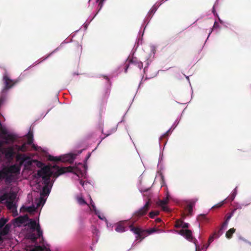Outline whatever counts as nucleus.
<instances>
[{
    "label": "nucleus",
    "mask_w": 251,
    "mask_h": 251,
    "mask_svg": "<svg viewBox=\"0 0 251 251\" xmlns=\"http://www.w3.org/2000/svg\"><path fill=\"white\" fill-rule=\"evenodd\" d=\"M36 175L39 177L42 178L45 185L41 195L43 196H48L50 193L51 187V186H50V177L52 175L51 167L50 166L46 165L41 170H38Z\"/></svg>",
    "instance_id": "f257e3e1"
},
{
    "label": "nucleus",
    "mask_w": 251,
    "mask_h": 251,
    "mask_svg": "<svg viewBox=\"0 0 251 251\" xmlns=\"http://www.w3.org/2000/svg\"><path fill=\"white\" fill-rule=\"evenodd\" d=\"M3 87L0 95V108L5 103L7 99V91L12 88L16 84V81L10 79L6 73L2 77Z\"/></svg>",
    "instance_id": "f03ea898"
},
{
    "label": "nucleus",
    "mask_w": 251,
    "mask_h": 251,
    "mask_svg": "<svg viewBox=\"0 0 251 251\" xmlns=\"http://www.w3.org/2000/svg\"><path fill=\"white\" fill-rule=\"evenodd\" d=\"M27 141L26 142L23 144L22 146H19L16 145L15 146V149L17 151L25 152L27 151H30L29 145H31L32 149L34 150L37 151V146L33 144V133L29 131L26 135Z\"/></svg>",
    "instance_id": "7ed1b4c3"
},
{
    "label": "nucleus",
    "mask_w": 251,
    "mask_h": 251,
    "mask_svg": "<svg viewBox=\"0 0 251 251\" xmlns=\"http://www.w3.org/2000/svg\"><path fill=\"white\" fill-rule=\"evenodd\" d=\"M130 230L136 235V240H142L148 233V231L143 230L138 227H135L133 225L129 226Z\"/></svg>",
    "instance_id": "20e7f679"
},
{
    "label": "nucleus",
    "mask_w": 251,
    "mask_h": 251,
    "mask_svg": "<svg viewBox=\"0 0 251 251\" xmlns=\"http://www.w3.org/2000/svg\"><path fill=\"white\" fill-rule=\"evenodd\" d=\"M151 204V203L150 201L149 200L147 202H146V204L143 207H141L139 210L136 211L134 212V216L136 217L139 218L145 215L150 209Z\"/></svg>",
    "instance_id": "39448f33"
},
{
    "label": "nucleus",
    "mask_w": 251,
    "mask_h": 251,
    "mask_svg": "<svg viewBox=\"0 0 251 251\" xmlns=\"http://www.w3.org/2000/svg\"><path fill=\"white\" fill-rule=\"evenodd\" d=\"M53 167L57 169L56 172H55L54 174L52 173V175H53L54 177H57L63 174L66 172H71L73 170V168L71 166L68 167L59 168L58 166L55 165Z\"/></svg>",
    "instance_id": "423d86ee"
},
{
    "label": "nucleus",
    "mask_w": 251,
    "mask_h": 251,
    "mask_svg": "<svg viewBox=\"0 0 251 251\" xmlns=\"http://www.w3.org/2000/svg\"><path fill=\"white\" fill-rule=\"evenodd\" d=\"M30 222L28 224V226L33 230H36L38 237L43 236V231L41 229L39 224H37L35 220L30 219Z\"/></svg>",
    "instance_id": "0eeeda50"
},
{
    "label": "nucleus",
    "mask_w": 251,
    "mask_h": 251,
    "mask_svg": "<svg viewBox=\"0 0 251 251\" xmlns=\"http://www.w3.org/2000/svg\"><path fill=\"white\" fill-rule=\"evenodd\" d=\"M3 140H0V147H1L3 144H8L10 142H13L16 139L15 136L12 134H6L4 137H3Z\"/></svg>",
    "instance_id": "6e6552de"
},
{
    "label": "nucleus",
    "mask_w": 251,
    "mask_h": 251,
    "mask_svg": "<svg viewBox=\"0 0 251 251\" xmlns=\"http://www.w3.org/2000/svg\"><path fill=\"white\" fill-rule=\"evenodd\" d=\"M49 160L50 161H61L62 162H71L73 158L72 156L68 155L66 156L62 157V158L61 157H54L53 156H50L49 157Z\"/></svg>",
    "instance_id": "1a4fd4ad"
},
{
    "label": "nucleus",
    "mask_w": 251,
    "mask_h": 251,
    "mask_svg": "<svg viewBox=\"0 0 251 251\" xmlns=\"http://www.w3.org/2000/svg\"><path fill=\"white\" fill-rule=\"evenodd\" d=\"M2 153L5 155V156L7 159H12L15 154L13 147H9L8 148H4L2 151Z\"/></svg>",
    "instance_id": "9d476101"
},
{
    "label": "nucleus",
    "mask_w": 251,
    "mask_h": 251,
    "mask_svg": "<svg viewBox=\"0 0 251 251\" xmlns=\"http://www.w3.org/2000/svg\"><path fill=\"white\" fill-rule=\"evenodd\" d=\"M179 233L180 235L184 236L187 240H188L189 241L192 240L193 239L192 232L190 230L181 229L179 231Z\"/></svg>",
    "instance_id": "9b49d317"
},
{
    "label": "nucleus",
    "mask_w": 251,
    "mask_h": 251,
    "mask_svg": "<svg viewBox=\"0 0 251 251\" xmlns=\"http://www.w3.org/2000/svg\"><path fill=\"white\" fill-rule=\"evenodd\" d=\"M197 201L198 199H195L189 201L187 207L186 208V210L188 212V215H191L192 214L193 207L195 206Z\"/></svg>",
    "instance_id": "f8f14e48"
},
{
    "label": "nucleus",
    "mask_w": 251,
    "mask_h": 251,
    "mask_svg": "<svg viewBox=\"0 0 251 251\" xmlns=\"http://www.w3.org/2000/svg\"><path fill=\"white\" fill-rule=\"evenodd\" d=\"M236 209H233L230 213H227L225 217V221L222 223V227H226L228 225L229 220L233 215Z\"/></svg>",
    "instance_id": "ddd939ff"
},
{
    "label": "nucleus",
    "mask_w": 251,
    "mask_h": 251,
    "mask_svg": "<svg viewBox=\"0 0 251 251\" xmlns=\"http://www.w3.org/2000/svg\"><path fill=\"white\" fill-rule=\"evenodd\" d=\"M29 220V218L27 215L24 216H20L15 219V222L17 224L21 225L24 224L25 222Z\"/></svg>",
    "instance_id": "4468645a"
},
{
    "label": "nucleus",
    "mask_w": 251,
    "mask_h": 251,
    "mask_svg": "<svg viewBox=\"0 0 251 251\" xmlns=\"http://www.w3.org/2000/svg\"><path fill=\"white\" fill-rule=\"evenodd\" d=\"M115 230L118 232H123L125 231V222H121L116 225Z\"/></svg>",
    "instance_id": "2eb2a0df"
},
{
    "label": "nucleus",
    "mask_w": 251,
    "mask_h": 251,
    "mask_svg": "<svg viewBox=\"0 0 251 251\" xmlns=\"http://www.w3.org/2000/svg\"><path fill=\"white\" fill-rule=\"evenodd\" d=\"M5 204L7 208L9 210H12L13 211L14 210L16 211V204L13 201H6Z\"/></svg>",
    "instance_id": "dca6fc26"
},
{
    "label": "nucleus",
    "mask_w": 251,
    "mask_h": 251,
    "mask_svg": "<svg viewBox=\"0 0 251 251\" xmlns=\"http://www.w3.org/2000/svg\"><path fill=\"white\" fill-rule=\"evenodd\" d=\"M10 228V226L9 224L6 225L4 227L0 230V234L4 236L8 234Z\"/></svg>",
    "instance_id": "f3484780"
},
{
    "label": "nucleus",
    "mask_w": 251,
    "mask_h": 251,
    "mask_svg": "<svg viewBox=\"0 0 251 251\" xmlns=\"http://www.w3.org/2000/svg\"><path fill=\"white\" fill-rule=\"evenodd\" d=\"M16 198V194L14 192L7 193V201L14 202Z\"/></svg>",
    "instance_id": "a211bd4d"
},
{
    "label": "nucleus",
    "mask_w": 251,
    "mask_h": 251,
    "mask_svg": "<svg viewBox=\"0 0 251 251\" xmlns=\"http://www.w3.org/2000/svg\"><path fill=\"white\" fill-rule=\"evenodd\" d=\"M236 231L235 228L234 227L230 228L228 230H227L226 233V236L227 239H230L232 237V235L234 233H235Z\"/></svg>",
    "instance_id": "6ab92c4d"
},
{
    "label": "nucleus",
    "mask_w": 251,
    "mask_h": 251,
    "mask_svg": "<svg viewBox=\"0 0 251 251\" xmlns=\"http://www.w3.org/2000/svg\"><path fill=\"white\" fill-rule=\"evenodd\" d=\"M28 158L25 154H18L16 156L17 160H21L22 163H23Z\"/></svg>",
    "instance_id": "aec40b11"
},
{
    "label": "nucleus",
    "mask_w": 251,
    "mask_h": 251,
    "mask_svg": "<svg viewBox=\"0 0 251 251\" xmlns=\"http://www.w3.org/2000/svg\"><path fill=\"white\" fill-rule=\"evenodd\" d=\"M4 178L8 180V172L4 170L0 171V180Z\"/></svg>",
    "instance_id": "412c9836"
},
{
    "label": "nucleus",
    "mask_w": 251,
    "mask_h": 251,
    "mask_svg": "<svg viewBox=\"0 0 251 251\" xmlns=\"http://www.w3.org/2000/svg\"><path fill=\"white\" fill-rule=\"evenodd\" d=\"M45 249H46V251H50V249H46L45 247H42L40 246H37L35 247L31 251H43Z\"/></svg>",
    "instance_id": "4be33fe9"
},
{
    "label": "nucleus",
    "mask_w": 251,
    "mask_h": 251,
    "mask_svg": "<svg viewBox=\"0 0 251 251\" xmlns=\"http://www.w3.org/2000/svg\"><path fill=\"white\" fill-rule=\"evenodd\" d=\"M0 116H1V114L0 113ZM0 132H1V138L2 139L3 138V137H4L6 134H7V130L5 128H4V127H2V126H1V122H0Z\"/></svg>",
    "instance_id": "5701e85b"
},
{
    "label": "nucleus",
    "mask_w": 251,
    "mask_h": 251,
    "mask_svg": "<svg viewBox=\"0 0 251 251\" xmlns=\"http://www.w3.org/2000/svg\"><path fill=\"white\" fill-rule=\"evenodd\" d=\"M110 90L107 89L102 94V97L103 100H107L110 94Z\"/></svg>",
    "instance_id": "b1692460"
},
{
    "label": "nucleus",
    "mask_w": 251,
    "mask_h": 251,
    "mask_svg": "<svg viewBox=\"0 0 251 251\" xmlns=\"http://www.w3.org/2000/svg\"><path fill=\"white\" fill-rule=\"evenodd\" d=\"M23 208L25 209V211L28 212H32L35 211L36 208L34 206H28V207H25L23 206Z\"/></svg>",
    "instance_id": "393cba45"
},
{
    "label": "nucleus",
    "mask_w": 251,
    "mask_h": 251,
    "mask_svg": "<svg viewBox=\"0 0 251 251\" xmlns=\"http://www.w3.org/2000/svg\"><path fill=\"white\" fill-rule=\"evenodd\" d=\"M40 237H38V235H36L35 233H30L28 235V238L31 239L33 242H35L38 238Z\"/></svg>",
    "instance_id": "a878e982"
},
{
    "label": "nucleus",
    "mask_w": 251,
    "mask_h": 251,
    "mask_svg": "<svg viewBox=\"0 0 251 251\" xmlns=\"http://www.w3.org/2000/svg\"><path fill=\"white\" fill-rule=\"evenodd\" d=\"M225 227H222V225H221V227L219 228V229L217 232H214L213 234L215 236V238H218L220 236V235L222 234L223 232L222 230Z\"/></svg>",
    "instance_id": "bb28decb"
},
{
    "label": "nucleus",
    "mask_w": 251,
    "mask_h": 251,
    "mask_svg": "<svg viewBox=\"0 0 251 251\" xmlns=\"http://www.w3.org/2000/svg\"><path fill=\"white\" fill-rule=\"evenodd\" d=\"M77 201L78 203L80 205H85L87 204V203L85 201V200L82 197H77Z\"/></svg>",
    "instance_id": "cd10ccee"
},
{
    "label": "nucleus",
    "mask_w": 251,
    "mask_h": 251,
    "mask_svg": "<svg viewBox=\"0 0 251 251\" xmlns=\"http://www.w3.org/2000/svg\"><path fill=\"white\" fill-rule=\"evenodd\" d=\"M19 169L15 165L11 166L8 169V172L13 173V172H17L19 171Z\"/></svg>",
    "instance_id": "c85d7f7f"
},
{
    "label": "nucleus",
    "mask_w": 251,
    "mask_h": 251,
    "mask_svg": "<svg viewBox=\"0 0 251 251\" xmlns=\"http://www.w3.org/2000/svg\"><path fill=\"white\" fill-rule=\"evenodd\" d=\"M159 214V212L158 211H152L150 212L149 216L151 218H153L155 216H157Z\"/></svg>",
    "instance_id": "c756f323"
},
{
    "label": "nucleus",
    "mask_w": 251,
    "mask_h": 251,
    "mask_svg": "<svg viewBox=\"0 0 251 251\" xmlns=\"http://www.w3.org/2000/svg\"><path fill=\"white\" fill-rule=\"evenodd\" d=\"M35 162H36L37 167L38 168H41L40 170H41L43 168H44V167L46 166H44V164L43 162H42L41 161L35 160Z\"/></svg>",
    "instance_id": "7c9ffc66"
},
{
    "label": "nucleus",
    "mask_w": 251,
    "mask_h": 251,
    "mask_svg": "<svg viewBox=\"0 0 251 251\" xmlns=\"http://www.w3.org/2000/svg\"><path fill=\"white\" fill-rule=\"evenodd\" d=\"M7 220L3 218L0 219V228H2L7 222Z\"/></svg>",
    "instance_id": "2f4dec72"
},
{
    "label": "nucleus",
    "mask_w": 251,
    "mask_h": 251,
    "mask_svg": "<svg viewBox=\"0 0 251 251\" xmlns=\"http://www.w3.org/2000/svg\"><path fill=\"white\" fill-rule=\"evenodd\" d=\"M182 221H181V220H177L176 221V224H175V226L176 228H179V227H182Z\"/></svg>",
    "instance_id": "473e14b6"
},
{
    "label": "nucleus",
    "mask_w": 251,
    "mask_h": 251,
    "mask_svg": "<svg viewBox=\"0 0 251 251\" xmlns=\"http://www.w3.org/2000/svg\"><path fill=\"white\" fill-rule=\"evenodd\" d=\"M168 202V199L166 198L164 200L160 201L159 204L160 206L165 205L166 204H167Z\"/></svg>",
    "instance_id": "72a5a7b5"
},
{
    "label": "nucleus",
    "mask_w": 251,
    "mask_h": 251,
    "mask_svg": "<svg viewBox=\"0 0 251 251\" xmlns=\"http://www.w3.org/2000/svg\"><path fill=\"white\" fill-rule=\"evenodd\" d=\"M105 0H97V1L99 3H98V7H99V10H100L103 5V2Z\"/></svg>",
    "instance_id": "f704fd0d"
},
{
    "label": "nucleus",
    "mask_w": 251,
    "mask_h": 251,
    "mask_svg": "<svg viewBox=\"0 0 251 251\" xmlns=\"http://www.w3.org/2000/svg\"><path fill=\"white\" fill-rule=\"evenodd\" d=\"M198 220L199 221L207 220L206 215L204 214H201L198 217Z\"/></svg>",
    "instance_id": "c9c22d12"
},
{
    "label": "nucleus",
    "mask_w": 251,
    "mask_h": 251,
    "mask_svg": "<svg viewBox=\"0 0 251 251\" xmlns=\"http://www.w3.org/2000/svg\"><path fill=\"white\" fill-rule=\"evenodd\" d=\"M225 203V201H223L221 202H220L219 203H217L214 205L212 208H220Z\"/></svg>",
    "instance_id": "e433bc0d"
},
{
    "label": "nucleus",
    "mask_w": 251,
    "mask_h": 251,
    "mask_svg": "<svg viewBox=\"0 0 251 251\" xmlns=\"http://www.w3.org/2000/svg\"><path fill=\"white\" fill-rule=\"evenodd\" d=\"M7 201V193L4 194L3 195L0 196V202H2L3 201Z\"/></svg>",
    "instance_id": "4c0bfd02"
},
{
    "label": "nucleus",
    "mask_w": 251,
    "mask_h": 251,
    "mask_svg": "<svg viewBox=\"0 0 251 251\" xmlns=\"http://www.w3.org/2000/svg\"><path fill=\"white\" fill-rule=\"evenodd\" d=\"M215 238V236L214 234H213L212 235H211L209 239H208V243H209V244H210V243H211L213 241V239L214 238Z\"/></svg>",
    "instance_id": "58836bf2"
},
{
    "label": "nucleus",
    "mask_w": 251,
    "mask_h": 251,
    "mask_svg": "<svg viewBox=\"0 0 251 251\" xmlns=\"http://www.w3.org/2000/svg\"><path fill=\"white\" fill-rule=\"evenodd\" d=\"M189 226V224L188 223H184L182 221V227L183 228H187Z\"/></svg>",
    "instance_id": "ea45409f"
},
{
    "label": "nucleus",
    "mask_w": 251,
    "mask_h": 251,
    "mask_svg": "<svg viewBox=\"0 0 251 251\" xmlns=\"http://www.w3.org/2000/svg\"><path fill=\"white\" fill-rule=\"evenodd\" d=\"M156 230L155 228H151L150 230H147L148 234L152 233L154 232L155 231H156Z\"/></svg>",
    "instance_id": "a19ab883"
},
{
    "label": "nucleus",
    "mask_w": 251,
    "mask_h": 251,
    "mask_svg": "<svg viewBox=\"0 0 251 251\" xmlns=\"http://www.w3.org/2000/svg\"><path fill=\"white\" fill-rule=\"evenodd\" d=\"M162 209V210L164 211H168L169 208L166 206L165 205L160 206Z\"/></svg>",
    "instance_id": "79ce46f5"
},
{
    "label": "nucleus",
    "mask_w": 251,
    "mask_h": 251,
    "mask_svg": "<svg viewBox=\"0 0 251 251\" xmlns=\"http://www.w3.org/2000/svg\"><path fill=\"white\" fill-rule=\"evenodd\" d=\"M3 235L0 234V245L3 242V238H2Z\"/></svg>",
    "instance_id": "37998d69"
},
{
    "label": "nucleus",
    "mask_w": 251,
    "mask_h": 251,
    "mask_svg": "<svg viewBox=\"0 0 251 251\" xmlns=\"http://www.w3.org/2000/svg\"><path fill=\"white\" fill-rule=\"evenodd\" d=\"M155 221L156 223H159L161 222V220L160 218H157L156 219H155Z\"/></svg>",
    "instance_id": "c03bdc74"
},
{
    "label": "nucleus",
    "mask_w": 251,
    "mask_h": 251,
    "mask_svg": "<svg viewBox=\"0 0 251 251\" xmlns=\"http://www.w3.org/2000/svg\"><path fill=\"white\" fill-rule=\"evenodd\" d=\"M91 206L92 207L95 209V205L94 204V203H93V201L91 200Z\"/></svg>",
    "instance_id": "a18cd8bd"
},
{
    "label": "nucleus",
    "mask_w": 251,
    "mask_h": 251,
    "mask_svg": "<svg viewBox=\"0 0 251 251\" xmlns=\"http://www.w3.org/2000/svg\"><path fill=\"white\" fill-rule=\"evenodd\" d=\"M138 67H139L140 69H141V68H142V67H143V64H142V63L141 62H140V63H138Z\"/></svg>",
    "instance_id": "49530a36"
},
{
    "label": "nucleus",
    "mask_w": 251,
    "mask_h": 251,
    "mask_svg": "<svg viewBox=\"0 0 251 251\" xmlns=\"http://www.w3.org/2000/svg\"><path fill=\"white\" fill-rule=\"evenodd\" d=\"M111 134V132H108L107 133H104V134L105 135V137H107V136H109V135H110Z\"/></svg>",
    "instance_id": "de8ad7c7"
},
{
    "label": "nucleus",
    "mask_w": 251,
    "mask_h": 251,
    "mask_svg": "<svg viewBox=\"0 0 251 251\" xmlns=\"http://www.w3.org/2000/svg\"><path fill=\"white\" fill-rule=\"evenodd\" d=\"M217 25H218V24H217V23L216 22H215V23H214V26H213V27H216V26H217Z\"/></svg>",
    "instance_id": "09e8293b"
},
{
    "label": "nucleus",
    "mask_w": 251,
    "mask_h": 251,
    "mask_svg": "<svg viewBox=\"0 0 251 251\" xmlns=\"http://www.w3.org/2000/svg\"><path fill=\"white\" fill-rule=\"evenodd\" d=\"M219 22L221 23H222L223 22L221 20V19L220 18H219Z\"/></svg>",
    "instance_id": "8fccbe9b"
},
{
    "label": "nucleus",
    "mask_w": 251,
    "mask_h": 251,
    "mask_svg": "<svg viewBox=\"0 0 251 251\" xmlns=\"http://www.w3.org/2000/svg\"><path fill=\"white\" fill-rule=\"evenodd\" d=\"M127 68H128V66H127V67H126V70H125V72H126V70H127Z\"/></svg>",
    "instance_id": "3c124183"
},
{
    "label": "nucleus",
    "mask_w": 251,
    "mask_h": 251,
    "mask_svg": "<svg viewBox=\"0 0 251 251\" xmlns=\"http://www.w3.org/2000/svg\"><path fill=\"white\" fill-rule=\"evenodd\" d=\"M105 78L107 79H108V77L107 76H105Z\"/></svg>",
    "instance_id": "603ef678"
}]
</instances>
